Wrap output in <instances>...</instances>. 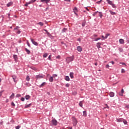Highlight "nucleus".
<instances>
[{
    "label": "nucleus",
    "instance_id": "obj_1",
    "mask_svg": "<svg viewBox=\"0 0 129 129\" xmlns=\"http://www.w3.org/2000/svg\"><path fill=\"white\" fill-rule=\"evenodd\" d=\"M72 120H73V125H74V126L76 127L78 123V120L77 118L75 116H73Z\"/></svg>",
    "mask_w": 129,
    "mask_h": 129
},
{
    "label": "nucleus",
    "instance_id": "obj_2",
    "mask_svg": "<svg viewBox=\"0 0 129 129\" xmlns=\"http://www.w3.org/2000/svg\"><path fill=\"white\" fill-rule=\"evenodd\" d=\"M74 59V56H70V57H68L66 58V61H67V63H69L71 61H73Z\"/></svg>",
    "mask_w": 129,
    "mask_h": 129
},
{
    "label": "nucleus",
    "instance_id": "obj_3",
    "mask_svg": "<svg viewBox=\"0 0 129 129\" xmlns=\"http://www.w3.org/2000/svg\"><path fill=\"white\" fill-rule=\"evenodd\" d=\"M52 123L53 125L56 126L58 124V121H57V120L53 119L52 120Z\"/></svg>",
    "mask_w": 129,
    "mask_h": 129
},
{
    "label": "nucleus",
    "instance_id": "obj_4",
    "mask_svg": "<svg viewBox=\"0 0 129 129\" xmlns=\"http://www.w3.org/2000/svg\"><path fill=\"white\" fill-rule=\"evenodd\" d=\"M30 39H31V41L33 45H34L35 46H38V42L35 41L32 38H31Z\"/></svg>",
    "mask_w": 129,
    "mask_h": 129
},
{
    "label": "nucleus",
    "instance_id": "obj_5",
    "mask_svg": "<svg viewBox=\"0 0 129 129\" xmlns=\"http://www.w3.org/2000/svg\"><path fill=\"white\" fill-rule=\"evenodd\" d=\"M12 77L14 80V82L15 83H17V82H18L17 77L16 75H13L12 76Z\"/></svg>",
    "mask_w": 129,
    "mask_h": 129
},
{
    "label": "nucleus",
    "instance_id": "obj_6",
    "mask_svg": "<svg viewBox=\"0 0 129 129\" xmlns=\"http://www.w3.org/2000/svg\"><path fill=\"white\" fill-rule=\"evenodd\" d=\"M36 80L41 79L43 78V76L41 75H36Z\"/></svg>",
    "mask_w": 129,
    "mask_h": 129
},
{
    "label": "nucleus",
    "instance_id": "obj_7",
    "mask_svg": "<svg viewBox=\"0 0 129 129\" xmlns=\"http://www.w3.org/2000/svg\"><path fill=\"white\" fill-rule=\"evenodd\" d=\"M77 50L78 52H81V51H82V48L80 46H77Z\"/></svg>",
    "mask_w": 129,
    "mask_h": 129
},
{
    "label": "nucleus",
    "instance_id": "obj_8",
    "mask_svg": "<svg viewBox=\"0 0 129 129\" xmlns=\"http://www.w3.org/2000/svg\"><path fill=\"white\" fill-rule=\"evenodd\" d=\"M123 118H116V122L118 123H121L123 121Z\"/></svg>",
    "mask_w": 129,
    "mask_h": 129
},
{
    "label": "nucleus",
    "instance_id": "obj_9",
    "mask_svg": "<svg viewBox=\"0 0 129 129\" xmlns=\"http://www.w3.org/2000/svg\"><path fill=\"white\" fill-rule=\"evenodd\" d=\"M40 2H42V3L45 2V4H46V5H47V4H48V3H50V0H40Z\"/></svg>",
    "mask_w": 129,
    "mask_h": 129
},
{
    "label": "nucleus",
    "instance_id": "obj_10",
    "mask_svg": "<svg viewBox=\"0 0 129 129\" xmlns=\"http://www.w3.org/2000/svg\"><path fill=\"white\" fill-rule=\"evenodd\" d=\"M12 5H13V2H10L7 4V7H8V8H9V7H11V6H12Z\"/></svg>",
    "mask_w": 129,
    "mask_h": 129
},
{
    "label": "nucleus",
    "instance_id": "obj_11",
    "mask_svg": "<svg viewBox=\"0 0 129 129\" xmlns=\"http://www.w3.org/2000/svg\"><path fill=\"white\" fill-rule=\"evenodd\" d=\"M101 43L100 42H98L96 44V47H97L98 49L101 48Z\"/></svg>",
    "mask_w": 129,
    "mask_h": 129
},
{
    "label": "nucleus",
    "instance_id": "obj_12",
    "mask_svg": "<svg viewBox=\"0 0 129 129\" xmlns=\"http://www.w3.org/2000/svg\"><path fill=\"white\" fill-rule=\"evenodd\" d=\"M119 42L120 44H123L124 43V40L123 39H120L119 40Z\"/></svg>",
    "mask_w": 129,
    "mask_h": 129
},
{
    "label": "nucleus",
    "instance_id": "obj_13",
    "mask_svg": "<svg viewBox=\"0 0 129 129\" xmlns=\"http://www.w3.org/2000/svg\"><path fill=\"white\" fill-rule=\"evenodd\" d=\"M13 58L15 59V61H17L18 57V55L16 54H14L13 55Z\"/></svg>",
    "mask_w": 129,
    "mask_h": 129
},
{
    "label": "nucleus",
    "instance_id": "obj_14",
    "mask_svg": "<svg viewBox=\"0 0 129 129\" xmlns=\"http://www.w3.org/2000/svg\"><path fill=\"white\" fill-rule=\"evenodd\" d=\"M46 84V82H43L41 85H40L39 86V88H42L43 87H44V86H45Z\"/></svg>",
    "mask_w": 129,
    "mask_h": 129
},
{
    "label": "nucleus",
    "instance_id": "obj_15",
    "mask_svg": "<svg viewBox=\"0 0 129 129\" xmlns=\"http://www.w3.org/2000/svg\"><path fill=\"white\" fill-rule=\"evenodd\" d=\"M53 80H54V79H53V77H50L49 78V81L50 83L53 82Z\"/></svg>",
    "mask_w": 129,
    "mask_h": 129
},
{
    "label": "nucleus",
    "instance_id": "obj_16",
    "mask_svg": "<svg viewBox=\"0 0 129 129\" xmlns=\"http://www.w3.org/2000/svg\"><path fill=\"white\" fill-rule=\"evenodd\" d=\"M109 12H110V14H111V15H112V16H115L116 15L115 12H113L111 10L109 11Z\"/></svg>",
    "mask_w": 129,
    "mask_h": 129
},
{
    "label": "nucleus",
    "instance_id": "obj_17",
    "mask_svg": "<svg viewBox=\"0 0 129 129\" xmlns=\"http://www.w3.org/2000/svg\"><path fill=\"white\" fill-rule=\"evenodd\" d=\"M74 73H73V72H71V73H70V76L71 78L72 79H73V78H74Z\"/></svg>",
    "mask_w": 129,
    "mask_h": 129
},
{
    "label": "nucleus",
    "instance_id": "obj_18",
    "mask_svg": "<svg viewBox=\"0 0 129 129\" xmlns=\"http://www.w3.org/2000/svg\"><path fill=\"white\" fill-rule=\"evenodd\" d=\"M109 95H110V97H113L114 96L115 94L114 92H110V94H109Z\"/></svg>",
    "mask_w": 129,
    "mask_h": 129
},
{
    "label": "nucleus",
    "instance_id": "obj_19",
    "mask_svg": "<svg viewBox=\"0 0 129 129\" xmlns=\"http://www.w3.org/2000/svg\"><path fill=\"white\" fill-rule=\"evenodd\" d=\"M25 50L27 53L28 54H30V50L28 49L27 48H25Z\"/></svg>",
    "mask_w": 129,
    "mask_h": 129
},
{
    "label": "nucleus",
    "instance_id": "obj_20",
    "mask_svg": "<svg viewBox=\"0 0 129 129\" xmlns=\"http://www.w3.org/2000/svg\"><path fill=\"white\" fill-rule=\"evenodd\" d=\"M31 98V97L29 96V95H26V96H25V98L26 100H29L30 99V98Z\"/></svg>",
    "mask_w": 129,
    "mask_h": 129
},
{
    "label": "nucleus",
    "instance_id": "obj_21",
    "mask_svg": "<svg viewBox=\"0 0 129 129\" xmlns=\"http://www.w3.org/2000/svg\"><path fill=\"white\" fill-rule=\"evenodd\" d=\"M31 1L29 2H27L25 5V7H28V5H31Z\"/></svg>",
    "mask_w": 129,
    "mask_h": 129
},
{
    "label": "nucleus",
    "instance_id": "obj_22",
    "mask_svg": "<svg viewBox=\"0 0 129 129\" xmlns=\"http://www.w3.org/2000/svg\"><path fill=\"white\" fill-rule=\"evenodd\" d=\"M31 105H32L31 103L29 104V105L26 104L25 106V108H29V107H30V106H31Z\"/></svg>",
    "mask_w": 129,
    "mask_h": 129
},
{
    "label": "nucleus",
    "instance_id": "obj_23",
    "mask_svg": "<svg viewBox=\"0 0 129 129\" xmlns=\"http://www.w3.org/2000/svg\"><path fill=\"white\" fill-rule=\"evenodd\" d=\"M65 80H66V81L69 82L70 80V79L69 78V76H66L65 78Z\"/></svg>",
    "mask_w": 129,
    "mask_h": 129
},
{
    "label": "nucleus",
    "instance_id": "obj_24",
    "mask_svg": "<svg viewBox=\"0 0 129 129\" xmlns=\"http://www.w3.org/2000/svg\"><path fill=\"white\" fill-rule=\"evenodd\" d=\"M122 122L124 123V124L126 125L127 124V121L124 119H123L122 120Z\"/></svg>",
    "mask_w": 129,
    "mask_h": 129
},
{
    "label": "nucleus",
    "instance_id": "obj_25",
    "mask_svg": "<svg viewBox=\"0 0 129 129\" xmlns=\"http://www.w3.org/2000/svg\"><path fill=\"white\" fill-rule=\"evenodd\" d=\"M48 56V53H45L43 55V57L44 58H46Z\"/></svg>",
    "mask_w": 129,
    "mask_h": 129
},
{
    "label": "nucleus",
    "instance_id": "obj_26",
    "mask_svg": "<svg viewBox=\"0 0 129 129\" xmlns=\"http://www.w3.org/2000/svg\"><path fill=\"white\" fill-rule=\"evenodd\" d=\"M83 116H87V113L86 111H83Z\"/></svg>",
    "mask_w": 129,
    "mask_h": 129
},
{
    "label": "nucleus",
    "instance_id": "obj_27",
    "mask_svg": "<svg viewBox=\"0 0 129 129\" xmlns=\"http://www.w3.org/2000/svg\"><path fill=\"white\" fill-rule=\"evenodd\" d=\"M37 25H39L41 27H42L44 26V23H43V22H38Z\"/></svg>",
    "mask_w": 129,
    "mask_h": 129
},
{
    "label": "nucleus",
    "instance_id": "obj_28",
    "mask_svg": "<svg viewBox=\"0 0 129 129\" xmlns=\"http://www.w3.org/2000/svg\"><path fill=\"white\" fill-rule=\"evenodd\" d=\"M107 2L109 4V5H111V6L113 4L112 2L110 0H107Z\"/></svg>",
    "mask_w": 129,
    "mask_h": 129
},
{
    "label": "nucleus",
    "instance_id": "obj_29",
    "mask_svg": "<svg viewBox=\"0 0 129 129\" xmlns=\"http://www.w3.org/2000/svg\"><path fill=\"white\" fill-rule=\"evenodd\" d=\"M83 101H80V102H79V106H80V107H83Z\"/></svg>",
    "mask_w": 129,
    "mask_h": 129
},
{
    "label": "nucleus",
    "instance_id": "obj_30",
    "mask_svg": "<svg viewBox=\"0 0 129 129\" xmlns=\"http://www.w3.org/2000/svg\"><path fill=\"white\" fill-rule=\"evenodd\" d=\"M111 6H112V8H113V9H116L117 8V6L115 4H112Z\"/></svg>",
    "mask_w": 129,
    "mask_h": 129
},
{
    "label": "nucleus",
    "instance_id": "obj_31",
    "mask_svg": "<svg viewBox=\"0 0 129 129\" xmlns=\"http://www.w3.org/2000/svg\"><path fill=\"white\" fill-rule=\"evenodd\" d=\"M118 50L120 52H122L123 51V49L122 48H118Z\"/></svg>",
    "mask_w": 129,
    "mask_h": 129
},
{
    "label": "nucleus",
    "instance_id": "obj_32",
    "mask_svg": "<svg viewBox=\"0 0 129 129\" xmlns=\"http://www.w3.org/2000/svg\"><path fill=\"white\" fill-rule=\"evenodd\" d=\"M15 97V93H12V94L11 95V96H10V98H14Z\"/></svg>",
    "mask_w": 129,
    "mask_h": 129
},
{
    "label": "nucleus",
    "instance_id": "obj_33",
    "mask_svg": "<svg viewBox=\"0 0 129 129\" xmlns=\"http://www.w3.org/2000/svg\"><path fill=\"white\" fill-rule=\"evenodd\" d=\"M99 13V16L100 17V18H102V13L101 12H98Z\"/></svg>",
    "mask_w": 129,
    "mask_h": 129
},
{
    "label": "nucleus",
    "instance_id": "obj_34",
    "mask_svg": "<svg viewBox=\"0 0 129 129\" xmlns=\"http://www.w3.org/2000/svg\"><path fill=\"white\" fill-rule=\"evenodd\" d=\"M98 13V11L94 12V13L93 14V17H95Z\"/></svg>",
    "mask_w": 129,
    "mask_h": 129
},
{
    "label": "nucleus",
    "instance_id": "obj_35",
    "mask_svg": "<svg viewBox=\"0 0 129 129\" xmlns=\"http://www.w3.org/2000/svg\"><path fill=\"white\" fill-rule=\"evenodd\" d=\"M74 12H78L77 8L75 7V8H74Z\"/></svg>",
    "mask_w": 129,
    "mask_h": 129
},
{
    "label": "nucleus",
    "instance_id": "obj_36",
    "mask_svg": "<svg viewBox=\"0 0 129 129\" xmlns=\"http://www.w3.org/2000/svg\"><path fill=\"white\" fill-rule=\"evenodd\" d=\"M30 78H29V76H28L26 78V80L28 82H29Z\"/></svg>",
    "mask_w": 129,
    "mask_h": 129
},
{
    "label": "nucleus",
    "instance_id": "obj_37",
    "mask_svg": "<svg viewBox=\"0 0 129 129\" xmlns=\"http://www.w3.org/2000/svg\"><path fill=\"white\" fill-rule=\"evenodd\" d=\"M27 44L28 46V47H31V45L29 44L28 40L27 41Z\"/></svg>",
    "mask_w": 129,
    "mask_h": 129
},
{
    "label": "nucleus",
    "instance_id": "obj_38",
    "mask_svg": "<svg viewBox=\"0 0 129 129\" xmlns=\"http://www.w3.org/2000/svg\"><path fill=\"white\" fill-rule=\"evenodd\" d=\"M19 28H20V27L18 26H17L15 28H14V31L18 30Z\"/></svg>",
    "mask_w": 129,
    "mask_h": 129
},
{
    "label": "nucleus",
    "instance_id": "obj_39",
    "mask_svg": "<svg viewBox=\"0 0 129 129\" xmlns=\"http://www.w3.org/2000/svg\"><path fill=\"white\" fill-rule=\"evenodd\" d=\"M21 97V94H17L16 95V98H19V97Z\"/></svg>",
    "mask_w": 129,
    "mask_h": 129
},
{
    "label": "nucleus",
    "instance_id": "obj_40",
    "mask_svg": "<svg viewBox=\"0 0 129 129\" xmlns=\"http://www.w3.org/2000/svg\"><path fill=\"white\" fill-rule=\"evenodd\" d=\"M26 85L27 86V87H30L31 86L30 84L29 83H26Z\"/></svg>",
    "mask_w": 129,
    "mask_h": 129
},
{
    "label": "nucleus",
    "instance_id": "obj_41",
    "mask_svg": "<svg viewBox=\"0 0 129 129\" xmlns=\"http://www.w3.org/2000/svg\"><path fill=\"white\" fill-rule=\"evenodd\" d=\"M67 30V29L64 28V29H62V32L64 33V32H65Z\"/></svg>",
    "mask_w": 129,
    "mask_h": 129
},
{
    "label": "nucleus",
    "instance_id": "obj_42",
    "mask_svg": "<svg viewBox=\"0 0 129 129\" xmlns=\"http://www.w3.org/2000/svg\"><path fill=\"white\" fill-rule=\"evenodd\" d=\"M48 59H49V60H51V55H49L48 57Z\"/></svg>",
    "mask_w": 129,
    "mask_h": 129
},
{
    "label": "nucleus",
    "instance_id": "obj_43",
    "mask_svg": "<svg viewBox=\"0 0 129 129\" xmlns=\"http://www.w3.org/2000/svg\"><path fill=\"white\" fill-rule=\"evenodd\" d=\"M110 35V34H106V35H105V38H107V37L109 36Z\"/></svg>",
    "mask_w": 129,
    "mask_h": 129
},
{
    "label": "nucleus",
    "instance_id": "obj_44",
    "mask_svg": "<svg viewBox=\"0 0 129 129\" xmlns=\"http://www.w3.org/2000/svg\"><path fill=\"white\" fill-rule=\"evenodd\" d=\"M16 33L18 34H21V31L18 30V31H16Z\"/></svg>",
    "mask_w": 129,
    "mask_h": 129
},
{
    "label": "nucleus",
    "instance_id": "obj_45",
    "mask_svg": "<svg viewBox=\"0 0 129 129\" xmlns=\"http://www.w3.org/2000/svg\"><path fill=\"white\" fill-rule=\"evenodd\" d=\"M66 87L67 88H69L70 87V84L69 83L66 84Z\"/></svg>",
    "mask_w": 129,
    "mask_h": 129
},
{
    "label": "nucleus",
    "instance_id": "obj_46",
    "mask_svg": "<svg viewBox=\"0 0 129 129\" xmlns=\"http://www.w3.org/2000/svg\"><path fill=\"white\" fill-rule=\"evenodd\" d=\"M85 25H86L85 22H83V23H82V27H85Z\"/></svg>",
    "mask_w": 129,
    "mask_h": 129
},
{
    "label": "nucleus",
    "instance_id": "obj_47",
    "mask_svg": "<svg viewBox=\"0 0 129 129\" xmlns=\"http://www.w3.org/2000/svg\"><path fill=\"white\" fill-rule=\"evenodd\" d=\"M36 1V0H31V1H30V2L32 4V3H35Z\"/></svg>",
    "mask_w": 129,
    "mask_h": 129
},
{
    "label": "nucleus",
    "instance_id": "obj_48",
    "mask_svg": "<svg viewBox=\"0 0 129 129\" xmlns=\"http://www.w3.org/2000/svg\"><path fill=\"white\" fill-rule=\"evenodd\" d=\"M20 128H21V126L20 125H18L16 126V129H19Z\"/></svg>",
    "mask_w": 129,
    "mask_h": 129
},
{
    "label": "nucleus",
    "instance_id": "obj_49",
    "mask_svg": "<svg viewBox=\"0 0 129 129\" xmlns=\"http://www.w3.org/2000/svg\"><path fill=\"white\" fill-rule=\"evenodd\" d=\"M119 95L120 96H123V94L122 93L119 92Z\"/></svg>",
    "mask_w": 129,
    "mask_h": 129
},
{
    "label": "nucleus",
    "instance_id": "obj_50",
    "mask_svg": "<svg viewBox=\"0 0 129 129\" xmlns=\"http://www.w3.org/2000/svg\"><path fill=\"white\" fill-rule=\"evenodd\" d=\"M105 106H106V107H105L104 108H108V109L109 108V107L108 106L107 104H106Z\"/></svg>",
    "mask_w": 129,
    "mask_h": 129
},
{
    "label": "nucleus",
    "instance_id": "obj_51",
    "mask_svg": "<svg viewBox=\"0 0 129 129\" xmlns=\"http://www.w3.org/2000/svg\"><path fill=\"white\" fill-rule=\"evenodd\" d=\"M58 77V75L57 74H54L53 75V77H54V78H55V77Z\"/></svg>",
    "mask_w": 129,
    "mask_h": 129
},
{
    "label": "nucleus",
    "instance_id": "obj_52",
    "mask_svg": "<svg viewBox=\"0 0 129 129\" xmlns=\"http://www.w3.org/2000/svg\"><path fill=\"white\" fill-rule=\"evenodd\" d=\"M11 105L13 106L14 107L16 106V105L14 102L11 103Z\"/></svg>",
    "mask_w": 129,
    "mask_h": 129
},
{
    "label": "nucleus",
    "instance_id": "obj_53",
    "mask_svg": "<svg viewBox=\"0 0 129 129\" xmlns=\"http://www.w3.org/2000/svg\"><path fill=\"white\" fill-rule=\"evenodd\" d=\"M100 39H101L100 38H96V39H95V41L96 42L97 41H98V40H100Z\"/></svg>",
    "mask_w": 129,
    "mask_h": 129
},
{
    "label": "nucleus",
    "instance_id": "obj_54",
    "mask_svg": "<svg viewBox=\"0 0 129 129\" xmlns=\"http://www.w3.org/2000/svg\"><path fill=\"white\" fill-rule=\"evenodd\" d=\"M46 34H47V35L49 37H50V36H51V35L50 34V33H49L48 32Z\"/></svg>",
    "mask_w": 129,
    "mask_h": 129
},
{
    "label": "nucleus",
    "instance_id": "obj_55",
    "mask_svg": "<svg viewBox=\"0 0 129 129\" xmlns=\"http://www.w3.org/2000/svg\"><path fill=\"white\" fill-rule=\"evenodd\" d=\"M97 36H98V35H96V34H94V35H93V37H94V38H96V37H97Z\"/></svg>",
    "mask_w": 129,
    "mask_h": 129
},
{
    "label": "nucleus",
    "instance_id": "obj_56",
    "mask_svg": "<svg viewBox=\"0 0 129 129\" xmlns=\"http://www.w3.org/2000/svg\"><path fill=\"white\" fill-rule=\"evenodd\" d=\"M124 89H122L120 92H121V93L123 94V93H124Z\"/></svg>",
    "mask_w": 129,
    "mask_h": 129
},
{
    "label": "nucleus",
    "instance_id": "obj_57",
    "mask_svg": "<svg viewBox=\"0 0 129 129\" xmlns=\"http://www.w3.org/2000/svg\"><path fill=\"white\" fill-rule=\"evenodd\" d=\"M125 70L124 69H121V73H125Z\"/></svg>",
    "mask_w": 129,
    "mask_h": 129
},
{
    "label": "nucleus",
    "instance_id": "obj_58",
    "mask_svg": "<svg viewBox=\"0 0 129 129\" xmlns=\"http://www.w3.org/2000/svg\"><path fill=\"white\" fill-rule=\"evenodd\" d=\"M21 101L24 102L25 101V98H21Z\"/></svg>",
    "mask_w": 129,
    "mask_h": 129
},
{
    "label": "nucleus",
    "instance_id": "obj_59",
    "mask_svg": "<svg viewBox=\"0 0 129 129\" xmlns=\"http://www.w3.org/2000/svg\"><path fill=\"white\" fill-rule=\"evenodd\" d=\"M101 37H102V38H103V39H102V40H105V39H106V38H105V37H104L103 35H102Z\"/></svg>",
    "mask_w": 129,
    "mask_h": 129
},
{
    "label": "nucleus",
    "instance_id": "obj_60",
    "mask_svg": "<svg viewBox=\"0 0 129 129\" xmlns=\"http://www.w3.org/2000/svg\"><path fill=\"white\" fill-rule=\"evenodd\" d=\"M60 55H58V56H56V58L57 59H60Z\"/></svg>",
    "mask_w": 129,
    "mask_h": 129
},
{
    "label": "nucleus",
    "instance_id": "obj_61",
    "mask_svg": "<svg viewBox=\"0 0 129 129\" xmlns=\"http://www.w3.org/2000/svg\"><path fill=\"white\" fill-rule=\"evenodd\" d=\"M110 63H112V64H114V62L112 61V60L111 61H110Z\"/></svg>",
    "mask_w": 129,
    "mask_h": 129
},
{
    "label": "nucleus",
    "instance_id": "obj_62",
    "mask_svg": "<svg viewBox=\"0 0 129 129\" xmlns=\"http://www.w3.org/2000/svg\"><path fill=\"white\" fill-rule=\"evenodd\" d=\"M102 1V0H100V1H98L97 2V3L99 5V4L101 3V2Z\"/></svg>",
    "mask_w": 129,
    "mask_h": 129
},
{
    "label": "nucleus",
    "instance_id": "obj_63",
    "mask_svg": "<svg viewBox=\"0 0 129 129\" xmlns=\"http://www.w3.org/2000/svg\"><path fill=\"white\" fill-rule=\"evenodd\" d=\"M121 64L122 66H126V64L125 63H120Z\"/></svg>",
    "mask_w": 129,
    "mask_h": 129
},
{
    "label": "nucleus",
    "instance_id": "obj_64",
    "mask_svg": "<svg viewBox=\"0 0 129 129\" xmlns=\"http://www.w3.org/2000/svg\"><path fill=\"white\" fill-rule=\"evenodd\" d=\"M106 68H109V66L108 64L106 65Z\"/></svg>",
    "mask_w": 129,
    "mask_h": 129
}]
</instances>
